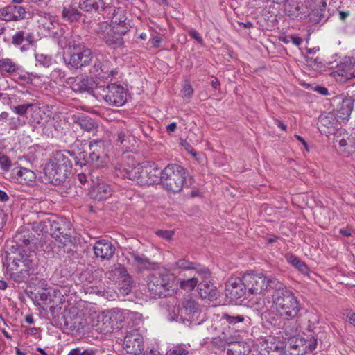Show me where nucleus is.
Masks as SVG:
<instances>
[{"mask_svg": "<svg viewBox=\"0 0 355 355\" xmlns=\"http://www.w3.org/2000/svg\"><path fill=\"white\" fill-rule=\"evenodd\" d=\"M101 316V313L98 315L94 314L88 316V331H87V332L94 330L98 333L104 334H107V332L103 329L105 325H103L104 324L103 323V322L101 320V319H100Z\"/></svg>", "mask_w": 355, "mask_h": 355, "instance_id": "38", "label": "nucleus"}, {"mask_svg": "<svg viewBox=\"0 0 355 355\" xmlns=\"http://www.w3.org/2000/svg\"><path fill=\"white\" fill-rule=\"evenodd\" d=\"M267 346L265 347L261 355H284L286 349L284 342L270 337L266 340Z\"/></svg>", "mask_w": 355, "mask_h": 355, "instance_id": "28", "label": "nucleus"}, {"mask_svg": "<svg viewBox=\"0 0 355 355\" xmlns=\"http://www.w3.org/2000/svg\"><path fill=\"white\" fill-rule=\"evenodd\" d=\"M61 320L68 329L79 333L88 331V317L75 306L65 309L62 313Z\"/></svg>", "mask_w": 355, "mask_h": 355, "instance_id": "10", "label": "nucleus"}, {"mask_svg": "<svg viewBox=\"0 0 355 355\" xmlns=\"http://www.w3.org/2000/svg\"><path fill=\"white\" fill-rule=\"evenodd\" d=\"M125 317L141 321L142 315L137 312H129L125 311Z\"/></svg>", "mask_w": 355, "mask_h": 355, "instance_id": "63", "label": "nucleus"}, {"mask_svg": "<svg viewBox=\"0 0 355 355\" xmlns=\"http://www.w3.org/2000/svg\"><path fill=\"white\" fill-rule=\"evenodd\" d=\"M284 258L288 263L292 265L299 272L304 275H308L309 268H308L307 265L299 257L291 253H286L284 255Z\"/></svg>", "mask_w": 355, "mask_h": 355, "instance_id": "37", "label": "nucleus"}, {"mask_svg": "<svg viewBox=\"0 0 355 355\" xmlns=\"http://www.w3.org/2000/svg\"><path fill=\"white\" fill-rule=\"evenodd\" d=\"M24 42H26V44L21 47V50L22 51H26L29 48L30 45L33 44L34 42V36L33 33L25 32Z\"/></svg>", "mask_w": 355, "mask_h": 355, "instance_id": "56", "label": "nucleus"}, {"mask_svg": "<svg viewBox=\"0 0 355 355\" xmlns=\"http://www.w3.org/2000/svg\"><path fill=\"white\" fill-rule=\"evenodd\" d=\"M25 40V31H17L12 37V43L15 46L21 45Z\"/></svg>", "mask_w": 355, "mask_h": 355, "instance_id": "52", "label": "nucleus"}, {"mask_svg": "<svg viewBox=\"0 0 355 355\" xmlns=\"http://www.w3.org/2000/svg\"><path fill=\"white\" fill-rule=\"evenodd\" d=\"M21 70V67L13 60L4 58H0V72L14 75Z\"/></svg>", "mask_w": 355, "mask_h": 355, "instance_id": "35", "label": "nucleus"}, {"mask_svg": "<svg viewBox=\"0 0 355 355\" xmlns=\"http://www.w3.org/2000/svg\"><path fill=\"white\" fill-rule=\"evenodd\" d=\"M227 321L231 324H235L239 322H242L243 320V318L242 316H236V317H232L228 315H225L224 316Z\"/></svg>", "mask_w": 355, "mask_h": 355, "instance_id": "64", "label": "nucleus"}, {"mask_svg": "<svg viewBox=\"0 0 355 355\" xmlns=\"http://www.w3.org/2000/svg\"><path fill=\"white\" fill-rule=\"evenodd\" d=\"M96 352V350L94 349L81 350V349L77 347L71 349L68 355H95Z\"/></svg>", "mask_w": 355, "mask_h": 355, "instance_id": "53", "label": "nucleus"}, {"mask_svg": "<svg viewBox=\"0 0 355 355\" xmlns=\"http://www.w3.org/2000/svg\"><path fill=\"white\" fill-rule=\"evenodd\" d=\"M51 77L52 79H55L58 81V79L62 80L65 77V72L60 69H55L51 73Z\"/></svg>", "mask_w": 355, "mask_h": 355, "instance_id": "57", "label": "nucleus"}, {"mask_svg": "<svg viewBox=\"0 0 355 355\" xmlns=\"http://www.w3.org/2000/svg\"><path fill=\"white\" fill-rule=\"evenodd\" d=\"M189 34L193 39L196 40L198 43L202 44L203 42L202 37L200 35L199 33L195 29H190L189 31Z\"/></svg>", "mask_w": 355, "mask_h": 355, "instance_id": "60", "label": "nucleus"}, {"mask_svg": "<svg viewBox=\"0 0 355 355\" xmlns=\"http://www.w3.org/2000/svg\"><path fill=\"white\" fill-rule=\"evenodd\" d=\"M286 13L293 19L299 16L301 5L299 0H282Z\"/></svg>", "mask_w": 355, "mask_h": 355, "instance_id": "39", "label": "nucleus"}, {"mask_svg": "<svg viewBox=\"0 0 355 355\" xmlns=\"http://www.w3.org/2000/svg\"><path fill=\"white\" fill-rule=\"evenodd\" d=\"M193 182V177L181 165L169 164L161 171L159 183L168 192L179 193L184 187H189Z\"/></svg>", "mask_w": 355, "mask_h": 355, "instance_id": "2", "label": "nucleus"}, {"mask_svg": "<svg viewBox=\"0 0 355 355\" xmlns=\"http://www.w3.org/2000/svg\"><path fill=\"white\" fill-rule=\"evenodd\" d=\"M128 136V134L126 131L123 130H120L117 132V142L122 144L125 140L126 137Z\"/></svg>", "mask_w": 355, "mask_h": 355, "instance_id": "61", "label": "nucleus"}, {"mask_svg": "<svg viewBox=\"0 0 355 355\" xmlns=\"http://www.w3.org/2000/svg\"><path fill=\"white\" fill-rule=\"evenodd\" d=\"M338 123H340L333 112L322 114L318 121V128L321 133L330 134Z\"/></svg>", "mask_w": 355, "mask_h": 355, "instance_id": "22", "label": "nucleus"}, {"mask_svg": "<svg viewBox=\"0 0 355 355\" xmlns=\"http://www.w3.org/2000/svg\"><path fill=\"white\" fill-rule=\"evenodd\" d=\"M129 260L132 266L139 271L149 270L153 268V263L144 254L132 252L129 253Z\"/></svg>", "mask_w": 355, "mask_h": 355, "instance_id": "31", "label": "nucleus"}, {"mask_svg": "<svg viewBox=\"0 0 355 355\" xmlns=\"http://www.w3.org/2000/svg\"><path fill=\"white\" fill-rule=\"evenodd\" d=\"M93 250L96 257L102 260H110L114 256L116 248L111 241L102 239L95 242Z\"/></svg>", "mask_w": 355, "mask_h": 355, "instance_id": "20", "label": "nucleus"}, {"mask_svg": "<svg viewBox=\"0 0 355 355\" xmlns=\"http://www.w3.org/2000/svg\"><path fill=\"white\" fill-rule=\"evenodd\" d=\"M183 309L186 314L189 315V320H193L195 317H198L199 305L192 299L186 300L183 302Z\"/></svg>", "mask_w": 355, "mask_h": 355, "instance_id": "44", "label": "nucleus"}, {"mask_svg": "<svg viewBox=\"0 0 355 355\" xmlns=\"http://www.w3.org/2000/svg\"><path fill=\"white\" fill-rule=\"evenodd\" d=\"M25 14V9L19 5H9L0 9V18L6 21L21 19Z\"/></svg>", "mask_w": 355, "mask_h": 355, "instance_id": "24", "label": "nucleus"}, {"mask_svg": "<svg viewBox=\"0 0 355 355\" xmlns=\"http://www.w3.org/2000/svg\"><path fill=\"white\" fill-rule=\"evenodd\" d=\"M326 0H313V8L310 15L311 21L314 24L324 23L327 21Z\"/></svg>", "mask_w": 355, "mask_h": 355, "instance_id": "27", "label": "nucleus"}, {"mask_svg": "<svg viewBox=\"0 0 355 355\" xmlns=\"http://www.w3.org/2000/svg\"><path fill=\"white\" fill-rule=\"evenodd\" d=\"M33 107H35L34 104L26 103L13 106L11 107V110L18 116H21L26 119L28 110Z\"/></svg>", "mask_w": 355, "mask_h": 355, "instance_id": "45", "label": "nucleus"}, {"mask_svg": "<svg viewBox=\"0 0 355 355\" xmlns=\"http://www.w3.org/2000/svg\"><path fill=\"white\" fill-rule=\"evenodd\" d=\"M21 251L12 262V276L16 282L27 280L35 274L37 257L35 254V244L33 238L29 234L17 236Z\"/></svg>", "mask_w": 355, "mask_h": 355, "instance_id": "1", "label": "nucleus"}, {"mask_svg": "<svg viewBox=\"0 0 355 355\" xmlns=\"http://www.w3.org/2000/svg\"><path fill=\"white\" fill-rule=\"evenodd\" d=\"M42 225V232H47L48 226L50 227V232L53 237L62 243H65L69 239V236L64 232L62 225L57 221L48 220L40 223Z\"/></svg>", "mask_w": 355, "mask_h": 355, "instance_id": "21", "label": "nucleus"}, {"mask_svg": "<svg viewBox=\"0 0 355 355\" xmlns=\"http://www.w3.org/2000/svg\"><path fill=\"white\" fill-rule=\"evenodd\" d=\"M26 124V119L21 116H13L8 119V127L10 130H15L19 129Z\"/></svg>", "mask_w": 355, "mask_h": 355, "instance_id": "46", "label": "nucleus"}, {"mask_svg": "<svg viewBox=\"0 0 355 355\" xmlns=\"http://www.w3.org/2000/svg\"><path fill=\"white\" fill-rule=\"evenodd\" d=\"M123 35L113 29H110L107 33L103 34L102 38L108 46L116 49L121 47L124 44L123 38L122 37Z\"/></svg>", "mask_w": 355, "mask_h": 355, "instance_id": "34", "label": "nucleus"}, {"mask_svg": "<svg viewBox=\"0 0 355 355\" xmlns=\"http://www.w3.org/2000/svg\"><path fill=\"white\" fill-rule=\"evenodd\" d=\"M71 165L68 157L62 152H55L45 165L44 174L48 181L58 185L64 182L70 173Z\"/></svg>", "mask_w": 355, "mask_h": 355, "instance_id": "3", "label": "nucleus"}, {"mask_svg": "<svg viewBox=\"0 0 355 355\" xmlns=\"http://www.w3.org/2000/svg\"><path fill=\"white\" fill-rule=\"evenodd\" d=\"M267 291L268 289L274 290V293L272 295V300H274L275 297H276L277 295H279V293H284L289 290L288 288H287L283 283L279 282L276 278H267Z\"/></svg>", "mask_w": 355, "mask_h": 355, "instance_id": "41", "label": "nucleus"}, {"mask_svg": "<svg viewBox=\"0 0 355 355\" xmlns=\"http://www.w3.org/2000/svg\"><path fill=\"white\" fill-rule=\"evenodd\" d=\"M183 96L190 99L193 95V89L189 81H185L182 88Z\"/></svg>", "mask_w": 355, "mask_h": 355, "instance_id": "55", "label": "nucleus"}, {"mask_svg": "<svg viewBox=\"0 0 355 355\" xmlns=\"http://www.w3.org/2000/svg\"><path fill=\"white\" fill-rule=\"evenodd\" d=\"M139 185H153L159 183L161 171L158 166L153 162H146L141 165Z\"/></svg>", "mask_w": 355, "mask_h": 355, "instance_id": "15", "label": "nucleus"}, {"mask_svg": "<svg viewBox=\"0 0 355 355\" xmlns=\"http://www.w3.org/2000/svg\"><path fill=\"white\" fill-rule=\"evenodd\" d=\"M97 93L110 105L120 107L126 102V90L119 84L112 83L105 87H99Z\"/></svg>", "mask_w": 355, "mask_h": 355, "instance_id": "11", "label": "nucleus"}, {"mask_svg": "<svg viewBox=\"0 0 355 355\" xmlns=\"http://www.w3.org/2000/svg\"><path fill=\"white\" fill-rule=\"evenodd\" d=\"M75 123L79 125L81 129L87 132H91L97 128L95 121L88 116L77 117Z\"/></svg>", "mask_w": 355, "mask_h": 355, "instance_id": "43", "label": "nucleus"}, {"mask_svg": "<svg viewBox=\"0 0 355 355\" xmlns=\"http://www.w3.org/2000/svg\"><path fill=\"white\" fill-rule=\"evenodd\" d=\"M267 277L261 273L245 272V296L253 295L245 306L252 307L257 304V296L267 291Z\"/></svg>", "mask_w": 355, "mask_h": 355, "instance_id": "8", "label": "nucleus"}, {"mask_svg": "<svg viewBox=\"0 0 355 355\" xmlns=\"http://www.w3.org/2000/svg\"><path fill=\"white\" fill-rule=\"evenodd\" d=\"M104 58L102 55H97L95 57L93 67L90 69V73L97 76L98 74H101V69L102 67V62H103Z\"/></svg>", "mask_w": 355, "mask_h": 355, "instance_id": "50", "label": "nucleus"}, {"mask_svg": "<svg viewBox=\"0 0 355 355\" xmlns=\"http://www.w3.org/2000/svg\"><path fill=\"white\" fill-rule=\"evenodd\" d=\"M114 11L112 18V29L119 32L121 34H125L129 31L130 25L126 23V16L124 11L120 8L116 10L112 7V10L110 12Z\"/></svg>", "mask_w": 355, "mask_h": 355, "instance_id": "23", "label": "nucleus"}, {"mask_svg": "<svg viewBox=\"0 0 355 355\" xmlns=\"http://www.w3.org/2000/svg\"><path fill=\"white\" fill-rule=\"evenodd\" d=\"M174 276L169 273H153L148 276L147 287L149 295L153 298L165 296L171 288Z\"/></svg>", "mask_w": 355, "mask_h": 355, "instance_id": "9", "label": "nucleus"}, {"mask_svg": "<svg viewBox=\"0 0 355 355\" xmlns=\"http://www.w3.org/2000/svg\"><path fill=\"white\" fill-rule=\"evenodd\" d=\"M144 339L143 335L137 329L128 331L124 338L123 347L127 353L139 355L144 350Z\"/></svg>", "mask_w": 355, "mask_h": 355, "instance_id": "14", "label": "nucleus"}, {"mask_svg": "<svg viewBox=\"0 0 355 355\" xmlns=\"http://www.w3.org/2000/svg\"><path fill=\"white\" fill-rule=\"evenodd\" d=\"M68 83L71 85V87L75 92H89L93 88L92 79L87 77L83 78H69Z\"/></svg>", "mask_w": 355, "mask_h": 355, "instance_id": "29", "label": "nucleus"}, {"mask_svg": "<svg viewBox=\"0 0 355 355\" xmlns=\"http://www.w3.org/2000/svg\"><path fill=\"white\" fill-rule=\"evenodd\" d=\"M100 71L101 74H98L96 77L103 80H108L117 74L116 69L112 67L111 62L106 59H104L103 62H102Z\"/></svg>", "mask_w": 355, "mask_h": 355, "instance_id": "42", "label": "nucleus"}, {"mask_svg": "<svg viewBox=\"0 0 355 355\" xmlns=\"http://www.w3.org/2000/svg\"><path fill=\"white\" fill-rule=\"evenodd\" d=\"M189 346L184 344L173 346L166 352V355H189Z\"/></svg>", "mask_w": 355, "mask_h": 355, "instance_id": "48", "label": "nucleus"}, {"mask_svg": "<svg viewBox=\"0 0 355 355\" xmlns=\"http://www.w3.org/2000/svg\"><path fill=\"white\" fill-rule=\"evenodd\" d=\"M156 234L166 240H171L174 234V232L172 230H157L156 231Z\"/></svg>", "mask_w": 355, "mask_h": 355, "instance_id": "59", "label": "nucleus"}, {"mask_svg": "<svg viewBox=\"0 0 355 355\" xmlns=\"http://www.w3.org/2000/svg\"><path fill=\"white\" fill-rule=\"evenodd\" d=\"M318 345L317 338L313 335L306 337L295 336L286 340L285 355H311Z\"/></svg>", "mask_w": 355, "mask_h": 355, "instance_id": "6", "label": "nucleus"}, {"mask_svg": "<svg viewBox=\"0 0 355 355\" xmlns=\"http://www.w3.org/2000/svg\"><path fill=\"white\" fill-rule=\"evenodd\" d=\"M168 268L171 271L193 270L195 272V275H198L201 279L210 277V272L207 268L190 261L187 258L179 259L174 263H169Z\"/></svg>", "mask_w": 355, "mask_h": 355, "instance_id": "13", "label": "nucleus"}, {"mask_svg": "<svg viewBox=\"0 0 355 355\" xmlns=\"http://www.w3.org/2000/svg\"><path fill=\"white\" fill-rule=\"evenodd\" d=\"M272 302L279 314L287 320L297 318L302 309L300 300L290 289L284 293H279L272 300Z\"/></svg>", "mask_w": 355, "mask_h": 355, "instance_id": "5", "label": "nucleus"}, {"mask_svg": "<svg viewBox=\"0 0 355 355\" xmlns=\"http://www.w3.org/2000/svg\"><path fill=\"white\" fill-rule=\"evenodd\" d=\"M243 283L241 277H231L225 284V295L236 304H241L244 295Z\"/></svg>", "mask_w": 355, "mask_h": 355, "instance_id": "17", "label": "nucleus"}, {"mask_svg": "<svg viewBox=\"0 0 355 355\" xmlns=\"http://www.w3.org/2000/svg\"><path fill=\"white\" fill-rule=\"evenodd\" d=\"M37 62L42 67H49L52 63V59L50 56L44 54H35Z\"/></svg>", "mask_w": 355, "mask_h": 355, "instance_id": "51", "label": "nucleus"}, {"mask_svg": "<svg viewBox=\"0 0 355 355\" xmlns=\"http://www.w3.org/2000/svg\"><path fill=\"white\" fill-rule=\"evenodd\" d=\"M119 277L118 278L119 291L123 295H128L132 288L133 281L125 268H119Z\"/></svg>", "mask_w": 355, "mask_h": 355, "instance_id": "30", "label": "nucleus"}, {"mask_svg": "<svg viewBox=\"0 0 355 355\" xmlns=\"http://www.w3.org/2000/svg\"><path fill=\"white\" fill-rule=\"evenodd\" d=\"M198 277H198L193 276L188 279L180 281V287L187 291H193L199 283Z\"/></svg>", "mask_w": 355, "mask_h": 355, "instance_id": "47", "label": "nucleus"}, {"mask_svg": "<svg viewBox=\"0 0 355 355\" xmlns=\"http://www.w3.org/2000/svg\"><path fill=\"white\" fill-rule=\"evenodd\" d=\"M107 143L101 139H93L89 144V155L87 157L85 152L79 153V159H83L85 164H91L96 168L103 167L107 159Z\"/></svg>", "mask_w": 355, "mask_h": 355, "instance_id": "7", "label": "nucleus"}, {"mask_svg": "<svg viewBox=\"0 0 355 355\" xmlns=\"http://www.w3.org/2000/svg\"><path fill=\"white\" fill-rule=\"evenodd\" d=\"M58 45L62 49L69 48L73 49V52L70 54L68 64L75 68L82 69L90 64L93 54L90 49L80 44H76L74 42L68 39L67 35L61 34V37L58 40Z\"/></svg>", "mask_w": 355, "mask_h": 355, "instance_id": "4", "label": "nucleus"}, {"mask_svg": "<svg viewBox=\"0 0 355 355\" xmlns=\"http://www.w3.org/2000/svg\"><path fill=\"white\" fill-rule=\"evenodd\" d=\"M17 75V80L21 83L30 84L32 83L33 79L30 73L26 71H19L16 73Z\"/></svg>", "mask_w": 355, "mask_h": 355, "instance_id": "54", "label": "nucleus"}, {"mask_svg": "<svg viewBox=\"0 0 355 355\" xmlns=\"http://www.w3.org/2000/svg\"><path fill=\"white\" fill-rule=\"evenodd\" d=\"M13 164L10 158L3 153H0V168L1 170L3 172L10 173Z\"/></svg>", "mask_w": 355, "mask_h": 355, "instance_id": "49", "label": "nucleus"}, {"mask_svg": "<svg viewBox=\"0 0 355 355\" xmlns=\"http://www.w3.org/2000/svg\"><path fill=\"white\" fill-rule=\"evenodd\" d=\"M307 62L309 66L313 68H321L322 67V63L321 60L319 58H309L307 59Z\"/></svg>", "mask_w": 355, "mask_h": 355, "instance_id": "58", "label": "nucleus"}, {"mask_svg": "<svg viewBox=\"0 0 355 355\" xmlns=\"http://www.w3.org/2000/svg\"><path fill=\"white\" fill-rule=\"evenodd\" d=\"M114 0H79L78 7L80 10L90 12L92 11L110 12Z\"/></svg>", "mask_w": 355, "mask_h": 355, "instance_id": "18", "label": "nucleus"}, {"mask_svg": "<svg viewBox=\"0 0 355 355\" xmlns=\"http://www.w3.org/2000/svg\"><path fill=\"white\" fill-rule=\"evenodd\" d=\"M354 100L351 97L343 98L336 109L332 112L340 123L348 121L353 110Z\"/></svg>", "mask_w": 355, "mask_h": 355, "instance_id": "25", "label": "nucleus"}, {"mask_svg": "<svg viewBox=\"0 0 355 355\" xmlns=\"http://www.w3.org/2000/svg\"><path fill=\"white\" fill-rule=\"evenodd\" d=\"M202 281L198 284V293L203 299L214 300L217 298L218 291L216 287L210 282H207V279H202Z\"/></svg>", "mask_w": 355, "mask_h": 355, "instance_id": "33", "label": "nucleus"}, {"mask_svg": "<svg viewBox=\"0 0 355 355\" xmlns=\"http://www.w3.org/2000/svg\"><path fill=\"white\" fill-rule=\"evenodd\" d=\"M38 15L40 17V19H38L40 24L45 29L51 31V33L54 35H58V40L60 38L61 34L67 36H69L70 34L69 33H65L62 28L60 30V33L58 31H53L54 28L59 24L58 22L55 20V17L53 15H51L50 14L45 12H40Z\"/></svg>", "mask_w": 355, "mask_h": 355, "instance_id": "26", "label": "nucleus"}, {"mask_svg": "<svg viewBox=\"0 0 355 355\" xmlns=\"http://www.w3.org/2000/svg\"><path fill=\"white\" fill-rule=\"evenodd\" d=\"M35 178V173L33 171L20 166L17 162L13 164L8 177L10 182L27 185L34 182Z\"/></svg>", "mask_w": 355, "mask_h": 355, "instance_id": "16", "label": "nucleus"}, {"mask_svg": "<svg viewBox=\"0 0 355 355\" xmlns=\"http://www.w3.org/2000/svg\"><path fill=\"white\" fill-rule=\"evenodd\" d=\"M227 355H242L241 351L237 349V345L233 344L230 346V348L227 349Z\"/></svg>", "mask_w": 355, "mask_h": 355, "instance_id": "62", "label": "nucleus"}, {"mask_svg": "<svg viewBox=\"0 0 355 355\" xmlns=\"http://www.w3.org/2000/svg\"><path fill=\"white\" fill-rule=\"evenodd\" d=\"M125 318V311L113 308L101 312L100 319L105 325L103 329L107 333L119 330L123 326Z\"/></svg>", "mask_w": 355, "mask_h": 355, "instance_id": "12", "label": "nucleus"}, {"mask_svg": "<svg viewBox=\"0 0 355 355\" xmlns=\"http://www.w3.org/2000/svg\"><path fill=\"white\" fill-rule=\"evenodd\" d=\"M92 189L90 195L92 198L103 200L112 196V189L110 185L106 183L103 179L99 178L98 176H92Z\"/></svg>", "mask_w": 355, "mask_h": 355, "instance_id": "19", "label": "nucleus"}, {"mask_svg": "<svg viewBox=\"0 0 355 355\" xmlns=\"http://www.w3.org/2000/svg\"><path fill=\"white\" fill-rule=\"evenodd\" d=\"M338 71L345 79L355 78V56L349 57L344 65L340 67Z\"/></svg>", "mask_w": 355, "mask_h": 355, "instance_id": "36", "label": "nucleus"}, {"mask_svg": "<svg viewBox=\"0 0 355 355\" xmlns=\"http://www.w3.org/2000/svg\"><path fill=\"white\" fill-rule=\"evenodd\" d=\"M141 164H137L136 166H129L122 171V177L123 179H128L132 181H135L139 184L140 173H141Z\"/></svg>", "mask_w": 355, "mask_h": 355, "instance_id": "40", "label": "nucleus"}, {"mask_svg": "<svg viewBox=\"0 0 355 355\" xmlns=\"http://www.w3.org/2000/svg\"><path fill=\"white\" fill-rule=\"evenodd\" d=\"M78 8L75 3H65L62 8V17L70 23L78 21L83 15Z\"/></svg>", "mask_w": 355, "mask_h": 355, "instance_id": "32", "label": "nucleus"}]
</instances>
